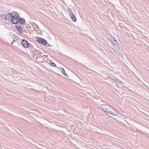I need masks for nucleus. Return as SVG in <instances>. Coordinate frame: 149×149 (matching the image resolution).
<instances>
[{"instance_id": "obj_6", "label": "nucleus", "mask_w": 149, "mask_h": 149, "mask_svg": "<svg viewBox=\"0 0 149 149\" xmlns=\"http://www.w3.org/2000/svg\"><path fill=\"white\" fill-rule=\"evenodd\" d=\"M109 107L106 105H104L102 107L103 110L106 112H108Z\"/></svg>"}, {"instance_id": "obj_11", "label": "nucleus", "mask_w": 149, "mask_h": 149, "mask_svg": "<svg viewBox=\"0 0 149 149\" xmlns=\"http://www.w3.org/2000/svg\"><path fill=\"white\" fill-rule=\"evenodd\" d=\"M63 71L64 72H65V70H64V69H63Z\"/></svg>"}, {"instance_id": "obj_4", "label": "nucleus", "mask_w": 149, "mask_h": 149, "mask_svg": "<svg viewBox=\"0 0 149 149\" xmlns=\"http://www.w3.org/2000/svg\"><path fill=\"white\" fill-rule=\"evenodd\" d=\"M69 15L72 19L73 20L74 22H75L76 21V18L75 17V15L73 14L71 11L69 13Z\"/></svg>"}, {"instance_id": "obj_8", "label": "nucleus", "mask_w": 149, "mask_h": 149, "mask_svg": "<svg viewBox=\"0 0 149 149\" xmlns=\"http://www.w3.org/2000/svg\"><path fill=\"white\" fill-rule=\"evenodd\" d=\"M49 64L52 66L54 67H55L56 66V64L52 62H50Z\"/></svg>"}, {"instance_id": "obj_5", "label": "nucleus", "mask_w": 149, "mask_h": 149, "mask_svg": "<svg viewBox=\"0 0 149 149\" xmlns=\"http://www.w3.org/2000/svg\"><path fill=\"white\" fill-rule=\"evenodd\" d=\"M13 14L11 13H9L8 14L6 15V20H10L12 16H13Z\"/></svg>"}, {"instance_id": "obj_3", "label": "nucleus", "mask_w": 149, "mask_h": 149, "mask_svg": "<svg viewBox=\"0 0 149 149\" xmlns=\"http://www.w3.org/2000/svg\"><path fill=\"white\" fill-rule=\"evenodd\" d=\"M21 44L23 47L27 48L29 46V43L26 40H23Z\"/></svg>"}, {"instance_id": "obj_2", "label": "nucleus", "mask_w": 149, "mask_h": 149, "mask_svg": "<svg viewBox=\"0 0 149 149\" xmlns=\"http://www.w3.org/2000/svg\"><path fill=\"white\" fill-rule=\"evenodd\" d=\"M36 40L39 43L44 45H46L47 43V41L45 40L40 38H38Z\"/></svg>"}, {"instance_id": "obj_9", "label": "nucleus", "mask_w": 149, "mask_h": 149, "mask_svg": "<svg viewBox=\"0 0 149 149\" xmlns=\"http://www.w3.org/2000/svg\"><path fill=\"white\" fill-rule=\"evenodd\" d=\"M25 22V20L23 19H21L20 21V23L22 24H24Z\"/></svg>"}, {"instance_id": "obj_1", "label": "nucleus", "mask_w": 149, "mask_h": 149, "mask_svg": "<svg viewBox=\"0 0 149 149\" xmlns=\"http://www.w3.org/2000/svg\"><path fill=\"white\" fill-rule=\"evenodd\" d=\"M13 16H12L11 22L14 24H16L18 23L19 21L18 19L19 15L16 12H13Z\"/></svg>"}, {"instance_id": "obj_10", "label": "nucleus", "mask_w": 149, "mask_h": 149, "mask_svg": "<svg viewBox=\"0 0 149 149\" xmlns=\"http://www.w3.org/2000/svg\"><path fill=\"white\" fill-rule=\"evenodd\" d=\"M19 32H21L22 31V29L21 27H17V28Z\"/></svg>"}, {"instance_id": "obj_7", "label": "nucleus", "mask_w": 149, "mask_h": 149, "mask_svg": "<svg viewBox=\"0 0 149 149\" xmlns=\"http://www.w3.org/2000/svg\"><path fill=\"white\" fill-rule=\"evenodd\" d=\"M0 17L1 19L6 20V15H1L0 16Z\"/></svg>"}]
</instances>
